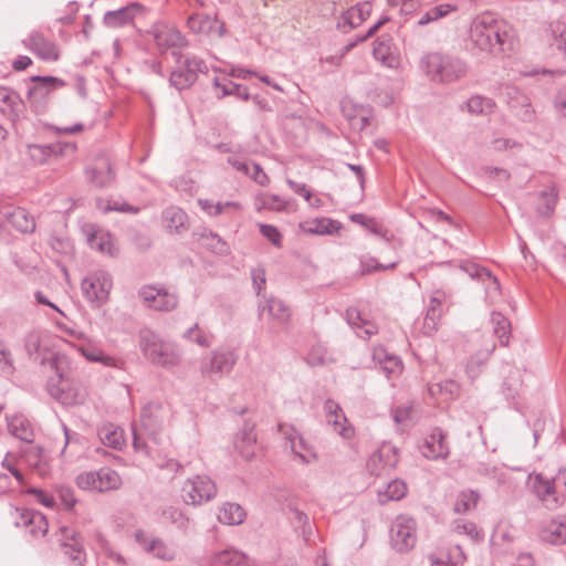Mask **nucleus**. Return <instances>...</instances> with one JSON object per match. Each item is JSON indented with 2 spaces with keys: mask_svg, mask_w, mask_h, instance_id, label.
Segmentation results:
<instances>
[{
  "mask_svg": "<svg viewBox=\"0 0 566 566\" xmlns=\"http://www.w3.org/2000/svg\"><path fill=\"white\" fill-rule=\"evenodd\" d=\"M374 57L386 66H394L396 56L392 52V40L389 35H380L374 43Z\"/></svg>",
  "mask_w": 566,
  "mask_h": 566,
  "instance_id": "33",
  "label": "nucleus"
},
{
  "mask_svg": "<svg viewBox=\"0 0 566 566\" xmlns=\"http://www.w3.org/2000/svg\"><path fill=\"white\" fill-rule=\"evenodd\" d=\"M86 174L90 181L99 188L108 187L115 180L111 160L104 154L95 157L92 167L87 168Z\"/></svg>",
  "mask_w": 566,
  "mask_h": 566,
  "instance_id": "21",
  "label": "nucleus"
},
{
  "mask_svg": "<svg viewBox=\"0 0 566 566\" xmlns=\"http://www.w3.org/2000/svg\"><path fill=\"white\" fill-rule=\"evenodd\" d=\"M168 410L159 402H148L140 412V428L147 434V438L157 443V434L161 431Z\"/></svg>",
  "mask_w": 566,
  "mask_h": 566,
  "instance_id": "12",
  "label": "nucleus"
},
{
  "mask_svg": "<svg viewBox=\"0 0 566 566\" xmlns=\"http://www.w3.org/2000/svg\"><path fill=\"white\" fill-rule=\"evenodd\" d=\"M361 23V18H359L357 11L354 9V7H352L342 14L340 19L337 22V27L343 32H348L354 28L359 27Z\"/></svg>",
  "mask_w": 566,
  "mask_h": 566,
  "instance_id": "60",
  "label": "nucleus"
},
{
  "mask_svg": "<svg viewBox=\"0 0 566 566\" xmlns=\"http://www.w3.org/2000/svg\"><path fill=\"white\" fill-rule=\"evenodd\" d=\"M112 279L109 274L103 271L90 273L82 280L81 289L85 298L95 303L97 306L104 304L108 300L112 289Z\"/></svg>",
  "mask_w": 566,
  "mask_h": 566,
  "instance_id": "10",
  "label": "nucleus"
},
{
  "mask_svg": "<svg viewBox=\"0 0 566 566\" xmlns=\"http://www.w3.org/2000/svg\"><path fill=\"white\" fill-rule=\"evenodd\" d=\"M264 311H268L269 315L280 324H286L291 317V311L287 305L274 296L265 300V304L261 306V313Z\"/></svg>",
  "mask_w": 566,
  "mask_h": 566,
  "instance_id": "37",
  "label": "nucleus"
},
{
  "mask_svg": "<svg viewBox=\"0 0 566 566\" xmlns=\"http://www.w3.org/2000/svg\"><path fill=\"white\" fill-rule=\"evenodd\" d=\"M469 43L484 53H503L512 48L513 28L492 12L480 13L470 23Z\"/></svg>",
  "mask_w": 566,
  "mask_h": 566,
  "instance_id": "1",
  "label": "nucleus"
},
{
  "mask_svg": "<svg viewBox=\"0 0 566 566\" xmlns=\"http://www.w3.org/2000/svg\"><path fill=\"white\" fill-rule=\"evenodd\" d=\"M327 422L333 424L334 430L344 439H352L355 434L354 428L348 423L342 409L333 415L332 420L327 419Z\"/></svg>",
  "mask_w": 566,
  "mask_h": 566,
  "instance_id": "55",
  "label": "nucleus"
},
{
  "mask_svg": "<svg viewBox=\"0 0 566 566\" xmlns=\"http://www.w3.org/2000/svg\"><path fill=\"white\" fill-rule=\"evenodd\" d=\"M506 105L512 114L520 120L530 123L535 118V111L532 107L531 98L520 88L505 85L502 91Z\"/></svg>",
  "mask_w": 566,
  "mask_h": 566,
  "instance_id": "13",
  "label": "nucleus"
},
{
  "mask_svg": "<svg viewBox=\"0 0 566 566\" xmlns=\"http://www.w3.org/2000/svg\"><path fill=\"white\" fill-rule=\"evenodd\" d=\"M245 516L244 509L240 504L232 502L224 503L218 513L219 522L227 525H239L243 523Z\"/></svg>",
  "mask_w": 566,
  "mask_h": 566,
  "instance_id": "36",
  "label": "nucleus"
},
{
  "mask_svg": "<svg viewBox=\"0 0 566 566\" xmlns=\"http://www.w3.org/2000/svg\"><path fill=\"white\" fill-rule=\"evenodd\" d=\"M491 324L493 333L499 338L502 346H507L511 337V322L500 312H492Z\"/></svg>",
  "mask_w": 566,
  "mask_h": 566,
  "instance_id": "42",
  "label": "nucleus"
},
{
  "mask_svg": "<svg viewBox=\"0 0 566 566\" xmlns=\"http://www.w3.org/2000/svg\"><path fill=\"white\" fill-rule=\"evenodd\" d=\"M185 337L199 345L200 347L208 348L212 343V334L207 332L206 329L199 327L198 324H195L190 327L186 333Z\"/></svg>",
  "mask_w": 566,
  "mask_h": 566,
  "instance_id": "56",
  "label": "nucleus"
},
{
  "mask_svg": "<svg viewBox=\"0 0 566 566\" xmlns=\"http://www.w3.org/2000/svg\"><path fill=\"white\" fill-rule=\"evenodd\" d=\"M50 365L55 370L57 377V379L51 378L48 381L50 396L65 406H73L81 402L83 396L71 388L73 378L70 373H66L64 369L66 359L64 357L54 356L50 359Z\"/></svg>",
  "mask_w": 566,
  "mask_h": 566,
  "instance_id": "5",
  "label": "nucleus"
},
{
  "mask_svg": "<svg viewBox=\"0 0 566 566\" xmlns=\"http://www.w3.org/2000/svg\"><path fill=\"white\" fill-rule=\"evenodd\" d=\"M542 541L549 544L566 543V515H558L539 531Z\"/></svg>",
  "mask_w": 566,
  "mask_h": 566,
  "instance_id": "27",
  "label": "nucleus"
},
{
  "mask_svg": "<svg viewBox=\"0 0 566 566\" xmlns=\"http://www.w3.org/2000/svg\"><path fill=\"white\" fill-rule=\"evenodd\" d=\"M208 66L202 59L195 55L186 56L184 62L171 72L169 83L178 91L189 88L198 78L199 73H206Z\"/></svg>",
  "mask_w": 566,
  "mask_h": 566,
  "instance_id": "9",
  "label": "nucleus"
},
{
  "mask_svg": "<svg viewBox=\"0 0 566 566\" xmlns=\"http://www.w3.org/2000/svg\"><path fill=\"white\" fill-rule=\"evenodd\" d=\"M23 45L40 60L55 62L60 59L57 45L45 38L40 31H32L28 38L23 40Z\"/></svg>",
  "mask_w": 566,
  "mask_h": 566,
  "instance_id": "16",
  "label": "nucleus"
},
{
  "mask_svg": "<svg viewBox=\"0 0 566 566\" xmlns=\"http://www.w3.org/2000/svg\"><path fill=\"white\" fill-rule=\"evenodd\" d=\"M202 238L206 240V245L212 252L217 254H227L229 252V247L227 242L217 233L209 232L202 234Z\"/></svg>",
  "mask_w": 566,
  "mask_h": 566,
  "instance_id": "61",
  "label": "nucleus"
},
{
  "mask_svg": "<svg viewBox=\"0 0 566 566\" xmlns=\"http://www.w3.org/2000/svg\"><path fill=\"white\" fill-rule=\"evenodd\" d=\"M417 542V523L407 515H399L390 526V544L398 553L412 549Z\"/></svg>",
  "mask_w": 566,
  "mask_h": 566,
  "instance_id": "7",
  "label": "nucleus"
},
{
  "mask_svg": "<svg viewBox=\"0 0 566 566\" xmlns=\"http://www.w3.org/2000/svg\"><path fill=\"white\" fill-rule=\"evenodd\" d=\"M198 205L201 207L203 211H206L209 216H219L221 214L226 208L233 207L239 209L241 206L238 202L227 201V202H217L213 203L208 199H199Z\"/></svg>",
  "mask_w": 566,
  "mask_h": 566,
  "instance_id": "59",
  "label": "nucleus"
},
{
  "mask_svg": "<svg viewBox=\"0 0 566 566\" xmlns=\"http://www.w3.org/2000/svg\"><path fill=\"white\" fill-rule=\"evenodd\" d=\"M147 33L151 36L161 53L170 50L175 56L179 55L177 51L185 48L188 43L177 28L164 22L154 23ZM179 57L180 56H178V59Z\"/></svg>",
  "mask_w": 566,
  "mask_h": 566,
  "instance_id": "8",
  "label": "nucleus"
},
{
  "mask_svg": "<svg viewBox=\"0 0 566 566\" xmlns=\"http://www.w3.org/2000/svg\"><path fill=\"white\" fill-rule=\"evenodd\" d=\"M304 232L311 234H334L340 229L339 222L329 218H317L300 224Z\"/></svg>",
  "mask_w": 566,
  "mask_h": 566,
  "instance_id": "32",
  "label": "nucleus"
},
{
  "mask_svg": "<svg viewBox=\"0 0 566 566\" xmlns=\"http://www.w3.org/2000/svg\"><path fill=\"white\" fill-rule=\"evenodd\" d=\"M350 220L357 224L365 227L373 234L380 237L385 241H391L394 239V234L390 233L388 229H386L382 223L377 221L374 218H369L364 213H355L350 216Z\"/></svg>",
  "mask_w": 566,
  "mask_h": 566,
  "instance_id": "39",
  "label": "nucleus"
},
{
  "mask_svg": "<svg viewBox=\"0 0 566 566\" xmlns=\"http://www.w3.org/2000/svg\"><path fill=\"white\" fill-rule=\"evenodd\" d=\"M458 10L457 6L451 3H441L429 8L426 12L420 13L417 24L420 27L427 25L431 22L438 21L447 17L451 12Z\"/></svg>",
  "mask_w": 566,
  "mask_h": 566,
  "instance_id": "44",
  "label": "nucleus"
},
{
  "mask_svg": "<svg viewBox=\"0 0 566 566\" xmlns=\"http://www.w3.org/2000/svg\"><path fill=\"white\" fill-rule=\"evenodd\" d=\"M234 446L245 460L254 458L256 450V434L254 433L253 423H244V427L237 436Z\"/></svg>",
  "mask_w": 566,
  "mask_h": 566,
  "instance_id": "28",
  "label": "nucleus"
},
{
  "mask_svg": "<svg viewBox=\"0 0 566 566\" xmlns=\"http://www.w3.org/2000/svg\"><path fill=\"white\" fill-rule=\"evenodd\" d=\"M97 491L108 492L118 490L122 486L120 475L113 469L102 468L96 471Z\"/></svg>",
  "mask_w": 566,
  "mask_h": 566,
  "instance_id": "40",
  "label": "nucleus"
},
{
  "mask_svg": "<svg viewBox=\"0 0 566 566\" xmlns=\"http://www.w3.org/2000/svg\"><path fill=\"white\" fill-rule=\"evenodd\" d=\"M259 230L274 247H282V234L279 229L272 224L260 223Z\"/></svg>",
  "mask_w": 566,
  "mask_h": 566,
  "instance_id": "62",
  "label": "nucleus"
},
{
  "mask_svg": "<svg viewBox=\"0 0 566 566\" xmlns=\"http://www.w3.org/2000/svg\"><path fill=\"white\" fill-rule=\"evenodd\" d=\"M446 438V433L440 428L432 429L431 433L426 438L423 455L432 460L446 459L450 453Z\"/></svg>",
  "mask_w": 566,
  "mask_h": 566,
  "instance_id": "24",
  "label": "nucleus"
},
{
  "mask_svg": "<svg viewBox=\"0 0 566 566\" xmlns=\"http://www.w3.org/2000/svg\"><path fill=\"white\" fill-rule=\"evenodd\" d=\"M8 430L15 438L30 444L33 442L34 432L31 422L22 415L8 417Z\"/></svg>",
  "mask_w": 566,
  "mask_h": 566,
  "instance_id": "29",
  "label": "nucleus"
},
{
  "mask_svg": "<svg viewBox=\"0 0 566 566\" xmlns=\"http://www.w3.org/2000/svg\"><path fill=\"white\" fill-rule=\"evenodd\" d=\"M17 526L28 530L33 537L44 536L49 531V522L44 514L32 509H17Z\"/></svg>",
  "mask_w": 566,
  "mask_h": 566,
  "instance_id": "17",
  "label": "nucleus"
},
{
  "mask_svg": "<svg viewBox=\"0 0 566 566\" xmlns=\"http://www.w3.org/2000/svg\"><path fill=\"white\" fill-rule=\"evenodd\" d=\"M495 102L492 98L481 95L471 96L467 102L468 111L471 114H491L494 112Z\"/></svg>",
  "mask_w": 566,
  "mask_h": 566,
  "instance_id": "50",
  "label": "nucleus"
},
{
  "mask_svg": "<svg viewBox=\"0 0 566 566\" xmlns=\"http://www.w3.org/2000/svg\"><path fill=\"white\" fill-rule=\"evenodd\" d=\"M60 548L84 545L83 537L78 531L70 526H61L56 532Z\"/></svg>",
  "mask_w": 566,
  "mask_h": 566,
  "instance_id": "53",
  "label": "nucleus"
},
{
  "mask_svg": "<svg viewBox=\"0 0 566 566\" xmlns=\"http://www.w3.org/2000/svg\"><path fill=\"white\" fill-rule=\"evenodd\" d=\"M61 551L63 556L66 558L69 566H85L87 554L84 545L69 546Z\"/></svg>",
  "mask_w": 566,
  "mask_h": 566,
  "instance_id": "57",
  "label": "nucleus"
},
{
  "mask_svg": "<svg viewBox=\"0 0 566 566\" xmlns=\"http://www.w3.org/2000/svg\"><path fill=\"white\" fill-rule=\"evenodd\" d=\"M480 494L473 490L461 491L453 505V511L457 514H464L476 509Z\"/></svg>",
  "mask_w": 566,
  "mask_h": 566,
  "instance_id": "45",
  "label": "nucleus"
},
{
  "mask_svg": "<svg viewBox=\"0 0 566 566\" xmlns=\"http://www.w3.org/2000/svg\"><path fill=\"white\" fill-rule=\"evenodd\" d=\"M446 300V293L442 291H434L430 297L421 331L427 336H432L437 331L442 316V302Z\"/></svg>",
  "mask_w": 566,
  "mask_h": 566,
  "instance_id": "20",
  "label": "nucleus"
},
{
  "mask_svg": "<svg viewBox=\"0 0 566 566\" xmlns=\"http://www.w3.org/2000/svg\"><path fill=\"white\" fill-rule=\"evenodd\" d=\"M101 440L114 449L119 448L124 442L123 430L113 426H105L99 431Z\"/></svg>",
  "mask_w": 566,
  "mask_h": 566,
  "instance_id": "58",
  "label": "nucleus"
},
{
  "mask_svg": "<svg viewBox=\"0 0 566 566\" xmlns=\"http://www.w3.org/2000/svg\"><path fill=\"white\" fill-rule=\"evenodd\" d=\"M255 207L258 211H284L287 207V201H285L277 195L261 193L255 198Z\"/></svg>",
  "mask_w": 566,
  "mask_h": 566,
  "instance_id": "49",
  "label": "nucleus"
},
{
  "mask_svg": "<svg viewBox=\"0 0 566 566\" xmlns=\"http://www.w3.org/2000/svg\"><path fill=\"white\" fill-rule=\"evenodd\" d=\"M87 242L93 250L108 254L111 256L115 255L112 237L107 232H92L87 237Z\"/></svg>",
  "mask_w": 566,
  "mask_h": 566,
  "instance_id": "46",
  "label": "nucleus"
},
{
  "mask_svg": "<svg viewBox=\"0 0 566 566\" xmlns=\"http://www.w3.org/2000/svg\"><path fill=\"white\" fill-rule=\"evenodd\" d=\"M279 430L290 442V447L295 457L300 458L303 463H311L316 460V453L312 446L292 427L279 424Z\"/></svg>",
  "mask_w": 566,
  "mask_h": 566,
  "instance_id": "19",
  "label": "nucleus"
},
{
  "mask_svg": "<svg viewBox=\"0 0 566 566\" xmlns=\"http://www.w3.org/2000/svg\"><path fill=\"white\" fill-rule=\"evenodd\" d=\"M453 532L461 535H467L473 542H481L484 537V534L481 530L478 528L475 523L467 520H455L453 522Z\"/></svg>",
  "mask_w": 566,
  "mask_h": 566,
  "instance_id": "54",
  "label": "nucleus"
},
{
  "mask_svg": "<svg viewBox=\"0 0 566 566\" xmlns=\"http://www.w3.org/2000/svg\"><path fill=\"white\" fill-rule=\"evenodd\" d=\"M554 41L559 50H566V24L562 21L551 23Z\"/></svg>",
  "mask_w": 566,
  "mask_h": 566,
  "instance_id": "64",
  "label": "nucleus"
},
{
  "mask_svg": "<svg viewBox=\"0 0 566 566\" xmlns=\"http://www.w3.org/2000/svg\"><path fill=\"white\" fill-rule=\"evenodd\" d=\"M465 559V554L460 545L452 547L447 555L429 556L431 566H462Z\"/></svg>",
  "mask_w": 566,
  "mask_h": 566,
  "instance_id": "43",
  "label": "nucleus"
},
{
  "mask_svg": "<svg viewBox=\"0 0 566 566\" xmlns=\"http://www.w3.org/2000/svg\"><path fill=\"white\" fill-rule=\"evenodd\" d=\"M237 355L232 350H213L200 364V371L203 376H222L232 370L237 363Z\"/></svg>",
  "mask_w": 566,
  "mask_h": 566,
  "instance_id": "15",
  "label": "nucleus"
},
{
  "mask_svg": "<svg viewBox=\"0 0 566 566\" xmlns=\"http://www.w3.org/2000/svg\"><path fill=\"white\" fill-rule=\"evenodd\" d=\"M397 462L396 449L390 444H384L370 457L367 465L373 473L380 475L394 469Z\"/></svg>",
  "mask_w": 566,
  "mask_h": 566,
  "instance_id": "22",
  "label": "nucleus"
},
{
  "mask_svg": "<svg viewBox=\"0 0 566 566\" xmlns=\"http://www.w3.org/2000/svg\"><path fill=\"white\" fill-rule=\"evenodd\" d=\"M138 295L147 307L160 312L174 311L179 302L176 294L151 285L142 287Z\"/></svg>",
  "mask_w": 566,
  "mask_h": 566,
  "instance_id": "14",
  "label": "nucleus"
},
{
  "mask_svg": "<svg viewBox=\"0 0 566 566\" xmlns=\"http://www.w3.org/2000/svg\"><path fill=\"white\" fill-rule=\"evenodd\" d=\"M539 203L537 205V213L542 217H551L558 201V189L552 184L538 192Z\"/></svg>",
  "mask_w": 566,
  "mask_h": 566,
  "instance_id": "34",
  "label": "nucleus"
},
{
  "mask_svg": "<svg viewBox=\"0 0 566 566\" xmlns=\"http://www.w3.org/2000/svg\"><path fill=\"white\" fill-rule=\"evenodd\" d=\"M76 147L71 143L56 142L49 145L30 144L27 153L34 165L49 164L67 154H73Z\"/></svg>",
  "mask_w": 566,
  "mask_h": 566,
  "instance_id": "11",
  "label": "nucleus"
},
{
  "mask_svg": "<svg viewBox=\"0 0 566 566\" xmlns=\"http://www.w3.org/2000/svg\"><path fill=\"white\" fill-rule=\"evenodd\" d=\"M373 356L387 377L397 375L402 369L401 360L397 356L388 354L384 347H376Z\"/></svg>",
  "mask_w": 566,
  "mask_h": 566,
  "instance_id": "35",
  "label": "nucleus"
},
{
  "mask_svg": "<svg viewBox=\"0 0 566 566\" xmlns=\"http://www.w3.org/2000/svg\"><path fill=\"white\" fill-rule=\"evenodd\" d=\"M406 483L401 480H394L388 483L384 492H378L379 502L384 504L388 501H398L406 495Z\"/></svg>",
  "mask_w": 566,
  "mask_h": 566,
  "instance_id": "51",
  "label": "nucleus"
},
{
  "mask_svg": "<svg viewBox=\"0 0 566 566\" xmlns=\"http://www.w3.org/2000/svg\"><path fill=\"white\" fill-rule=\"evenodd\" d=\"M460 269L472 279H476L482 282L488 281L489 283L486 285V289L500 291V282L489 269L481 266L474 262H463L460 264Z\"/></svg>",
  "mask_w": 566,
  "mask_h": 566,
  "instance_id": "30",
  "label": "nucleus"
},
{
  "mask_svg": "<svg viewBox=\"0 0 566 566\" xmlns=\"http://www.w3.org/2000/svg\"><path fill=\"white\" fill-rule=\"evenodd\" d=\"M211 566H254L253 560L243 552L228 547L216 552L210 559Z\"/></svg>",
  "mask_w": 566,
  "mask_h": 566,
  "instance_id": "25",
  "label": "nucleus"
},
{
  "mask_svg": "<svg viewBox=\"0 0 566 566\" xmlns=\"http://www.w3.org/2000/svg\"><path fill=\"white\" fill-rule=\"evenodd\" d=\"M163 224L170 233L181 234L189 229V219L187 213L179 207H167L163 213Z\"/></svg>",
  "mask_w": 566,
  "mask_h": 566,
  "instance_id": "26",
  "label": "nucleus"
},
{
  "mask_svg": "<svg viewBox=\"0 0 566 566\" xmlns=\"http://www.w3.org/2000/svg\"><path fill=\"white\" fill-rule=\"evenodd\" d=\"M494 349L495 343L491 338H488L484 347L481 350H479L475 355L470 357L465 367V371L467 375L472 380H474L480 375L482 366L490 358Z\"/></svg>",
  "mask_w": 566,
  "mask_h": 566,
  "instance_id": "31",
  "label": "nucleus"
},
{
  "mask_svg": "<svg viewBox=\"0 0 566 566\" xmlns=\"http://www.w3.org/2000/svg\"><path fill=\"white\" fill-rule=\"evenodd\" d=\"M216 483L208 475H196L187 479L181 488V497L188 505H201L216 497Z\"/></svg>",
  "mask_w": 566,
  "mask_h": 566,
  "instance_id": "6",
  "label": "nucleus"
},
{
  "mask_svg": "<svg viewBox=\"0 0 566 566\" xmlns=\"http://www.w3.org/2000/svg\"><path fill=\"white\" fill-rule=\"evenodd\" d=\"M134 12V6H127L118 10L107 11L104 14L103 22L107 28H120L133 22Z\"/></svg>",
  "mask_w": 566,
  "mask_h": 566,
  "instance_id": "38",
  "label": "nucleus"
},
{
  "mask_svg": "<svg viewBox=\"0 0 566 566\" xmlns=\"http://www.w3.org/2000/svg\"><path fill=\"white\" fill-rule=\"evenodd\" d=\"M187 24L197 34L222 38L226 33L224 23L208 14L193 13L188 18Z\"/></svg>",
  "mask_w": 566,
  "mask_h": 566,
  "instance_id": "18",
  "label": "nucleus"
},
{
  "mask_svg": "<svg viewBox=\"0 0 566 566\" xmlns=\"http://www.w3.org/2000/svg\"><path fill=\"white\" fill-rule=\"evenodd\" d=\"M60 548L84 545L83 537L78 531L70 526H61L56 532Z\"/></svg>",
  "mask_w": 566,
  "mask_h": 566,
  "instance_id": "52",
  "label": "nucleus"
},
{
  "mask_svg": "<svg viewBox=\"0 0 566 566\" xmlns=\"http://www.w3.org/2000/svg\"><path fill=\"white\" fill-rule=\"evenodd\" d=\"M42 448L39 446L28 444L21 450V457L32 467H38L41 461Z\"/></svg>",
  "mask_w": 566,
  "mask_h": 566,
  "instance_id": "63",
  "label": "nucleus"
},
{
  "mask_svg": "<svg viewBox=\"0 0 566 566\" xmlns=\"http://www.w3.org/2000/svg\"><path fill=\"white\" fill-rule=\"evenodd\" d=\"M421 66L429 78L437 83H453L468 73L465 61L441 52L426 54L421 59Z\"/></svg>",
  "mask_w": 566,
  "mask_h": 566,
  "instance_id": "2",
  "label": "nucleus"
},
{
  "mask_svg": "<svg viewBox=\"0 0 566 566\" xmlns=\"http://www.w3.org/2000/svg\"><path fill=\"white\" fill-rule=\"evenodd\" d=\"M24 108V103L15 91L7 86H0V112L3 115L15 122L23 114Z\"/></svg>",
  "mask_w": 566,
  "mask_h": 566,
  "instance_id": "23",
  "label": "nucleus"
},
{
  "mask_svg": "<svg viewBox=\"0 0 566 566\" xmlns=\"http://www.w3.org/2000/svg\"><path fill=\"white\" fill-rule=\"evenodd\" d=\"M77 349L88 361L101 363L107 367L116 366V359L114 357L106 355L101 348L94 345H81Z\"/></svg>",
  "mask_w": 566,
  "mask_h": 566,
  "instance_id": "47",
  "label": "nucleus"
},
{
  "mask_svg": "<svg viewBox=\"0 0 566 566\" xmlns=\"http://www.w3.org/2000/svg\"><path fill=\"white\" fill-rule=\"evenodd\" d=\"M532 486L537 499L547 509L554 510L566 500V470H559L553 479L537 473L532 478Z\"/></svg>",
  "mask_w": 566,
  "mask_h": 566,
  "instance_id": "4",
  "label": "nucleus"
},
{
  "mask_svg": "<svg viewBox=\"0 0 566 566\" xmlns=\"http://www.w3.org/2000/svg\"><path fill=\"white\" fill-rule=\"evenodd\" d=\"M139 346L143 355L155 365L172 367L180 361V357L175 347L160 339L159 336L150 329L140 331Z\"/></svg>",
  "mask_w": 566,
  "mask_h": 566,
  "instance_id": "3",
  "label": "nucleus"
},
{
  "mask_svg": "<svg viewBox=\"0 0 566 566\" xmlns=\"http://www.w3.org/2000/svg\"><path fill=\"white\" fill-rule=\"evenodd\" d=\"M8 221L22 233H31L35 229V221L33 217L23 208H15L8 216Z\"/></svg>",
  "mask_w": 566,
  "mask_h": 566,
  "instance_id": "41",
  "label": "nucleus"
},
{
  "mask_svg": "<svg viewBox=\"0 0 566 566\" xmlns=\"http://www.w3.org/2000/svg\"><path fill=\"white\" fill-rule=\"evenodd\" d=\"M31 81L36 83L38 85L29 88V91H28L29 97H31L32 95H34L36 93H41L42 91H45V93H48L51 90H55L57 87H63L65 85V82L62 78H59L55 76L34 75L31 77Z\"/></svg>",
  "mask_w": 566,
  "mask_h": 566,
  "instance_id": "48",
  "label": "nucleus"
}]
</instances>
